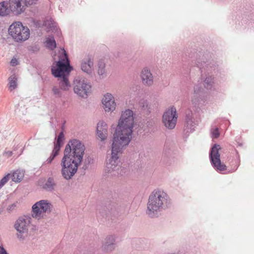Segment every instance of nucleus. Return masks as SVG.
<instances>
[{"mask_svg":"<svg viewBox=\"0 0 254 254\" xmlns=\"http://www.w3.org/2000/svg\"><path fill=\"white\" fill-rule=\"evenodd\" d=\"M84 145L79 140L69 141L66 145L62 160L61 173L66 180L71 179L76 173L84 153Z\"/></svg>","mask_w":254,"mask_h":254,"instance_id":"f257e3e1","label":"nucleus"},{"mask_svg":"<svg viewBox=\"0 0 254 254\" xmlns=\"http://www.w3.org/2000/svg\"><path fill=\"white\" fill-rule=\"evenodd\" d=\"M134 114L130 109L122 112L118 124L113 134L112 145L127 146L131 138L134 127Z\"/></svg>","mask_w":254,"mask_h":254,"instance_id":"f03ea898","label":"nucleus"},{"mask_svg":"<svg viewBox=\"0 0 254 254\" xmlns=\"http://www.w3.org/2000/svg\"><path fill=\"white\" fill-rule=\"evenodd\" d=\"M71 69L67 55L64 49H61L59 60L52 66L51 71L52 74L58 78L59 85L63 91H67L70 87L68 75Z\"/></svg>","mask_w":254,"mask_h":254,"instance_id":"7ed1b4c3","label":"nucleus"},{"mask_svg":"<svg viewBox=\"0 0 254 254\" xmlns=\"http://www.w3.org/2000/svg\"><path fill=\"white\" fill-rule=\"evenodd\" d=\"M170 199L165 192L161 190H155L149 196L146 214L151 218L157 217L163 210L170 206Z\"/></svg>","mask_w":254,"mask_h":254,"instance_id":"20e7f679","label":"nucleus"},{"mask_svg":"<svg viewBox=\"0 0 254 254\" xmlns=\"http://www.w3.org/2000/svg\"><path fill=\"white\" fill-rule=\"evenodd\" d=\"M126 147L112 145L111 156L107 161L106 166V171L111 174V176H123L127 172L126 169L119 165V156Z\"/></svg>","mask_w":254,"mask_h":254,"instance_id":"39448f33","label":"nucleus"},{"mask_svg":"<svg viewBox=\"0 0 254 254\" xmlns=\"http://www.w3.org/2000/svg\"><path fill=\"white\" fill-rule=\"evenodd\" d=\"M194 65L198 67L201 72V78L203 82V86L207 90H211L213 87L214 81L212 77V71L215 70L214 64H206L201 60H197Z\"/></svg>","mask_w":254,"mask_h":254,"instance_id":"423d86ee","label":"nucleus"},{"mask_svg":"<svg viewBox=\"0 0 254 254\" xmlns=\"http://www.w3.org/2000/svg\"><path fill=\"white\" fill-rule=\"evenodd\" d=\"M8 34L15 42L22 43L29 38L30 31L21 22H15L10 25Z\"/></svg>","mask_w":254,"mask_h":254,"instance_id":"0eeeda50","label":"nucleus"},{"mask_svg":"<svg viewBox=\"0 0 254 254\" xmlns=\"http://www.w3.org/2000/svg\"><path fill=\"white\" fill-rule=\"evenodd\" d=\"M73 85L75 93L82 98H86L91 92L90 83L84 78L77 77L74 80Z\"/></svg>","mask_w":254,"mask_h":254,"instance_id":"6e6552de","label":"nucleus"},{"mask_svg":"<svg viewBox=\"0 0 254 254\" xmlns=\"http://www.w3.org/2000/svg\"><path fill=\"white\" fill-rule=\"evenodd\" d=\"M52 207V205L49 200H40L33 205L32 215L33 217L39 219L43 217L44 213H50Z\"/></svg>","mask_w":254,"mask_h":254,"instance_id":"1a4fd4ad","label":"nucleus"},{"mask_svg":"<svg viewBox=\"0 0 254 254\" xmlns=\"http://www.w3.org/2000/svg\"><path fill=\"white\" fill-rule=\"evenodd\" d=\"M31 218L26 216L19 217L15 222L14 228L17 231V236L20 240H23L27 236Z\"/></svg>","mask_w":254,"mask_h":254,"instance_id":"9d476101","label":"nucleus"},{"mask_svg":"<svg viewBox=\"0 0 254 254\" xmlns=\"http://www.w3.org/2000/svg\"><path fill=\"white\" fill-rule=\"evenodd\" d=\"M178 114L176 109L172 107L168 109L162 116V123L164 126L169 129H174L176 125Z\"/></svg>","mask_w":254,"mask_h":254,"instance_id":"9b49d317","label":"nucleus"},{"mask_svg":"<svg viewBox=\"0 0 254 254\" xmlns=\"http://www.w3.org/2000/svg\"><path fill=\"white\" fill-rule=\"evenodd\" d=\"M220 146L215 144L211 149L209 157L211 163L214 168L218 171H223L226 169V165L221 162L219 150Z\"/></svg>","mask_w":254,"mask_h":254,"instance_id":"f8f14e48","label":"nucleus"},{"mask_svg":"<svg viewBox=\"0 0 254 254\" xmlns=\"http://www.w3.org/2000/svg\"><path fill=\"white\" fill-rule=\"evenodd\" d=\"M104 109L106 112H113L116 109V104L112 94L107 93L104 95L102 99Z\"/></svg>","mask_w":254,"mask_h":254,"instance_id":"ddd939ff","label":"nucleus"},{"mask_svg":"<svg viewBox=\"0 0 254 254\" xmlns=\"http://www.w3.org/2000/svg\"><path fill=\"white\" fill-rule=\"evenodd\" d=\"M93 59L90 56L85 57L81 63V70L90 76L94 74Z\"/></svg>","mask_w":254,"mask_h":254,"instance_id":"4468645a","label":"nucleus"},{"mask_svg":"<svg viewBox=\"0 0 254 254\" xmlns=\"http://www.w3.org/2000/svg\"><path fill=\"white\" fill-rule=\"evenodd\" d=\"M142 83L146 86H151L153 83V77L150 70L147 67L144 68L141 72Z\"/></svg>","mask_w":254,"mask_h":254,"instance_id":"2eb2a0df","label":"nucleus"},{"mask_svg":"<svg viewBox=\"0 0 254 254\" xmlns=\"http://www.w3.org/2000/svg\"><path fill=\"white\" fill-rule=\"evenodd\" d=\"M115 248V238L113 236H108L104 240L102 249L106 252H110Z\"/></svg>","mask_w":254,"mask_h":254,"instance_id":"dca6fc26","label":"nucleus"},{"mask_svg":"<svg viewBox=\"0 0 254 254\" xmlns=\"http://www.w3.org/2000/svg\"><path fill=\"white\" fill-rule=\"evenodd\" d=\"M96 130L98 137L102 141L105 140L107 136V124L103 121H100L97 124Z\"/></svg>","mask_w":254,"mask_h":254,"instance_id":"f3484780","label":"nucleus"},{"mask_svg":"<svg viewBox=\"0 0 254 254\" xmlns=\"http://www.w3.org/2000/svg\"><path fill=\"white\" fill-rule=\"evenodd\" d=\"M43 26L46 27L48 31H52V32L55 33L58 36L61 34L57 23L51 17H50L49 19H47L44 22Z\"/></svg>","mask_w":254,"mask_h":254,"instance_id":"a211bd4d","label":"nucleus"},{"mask_svg":"<svg viewBox=\"0 0 254 254\" xmlns=\"http://www.w3.org/2000/svg\"><path fill=\"white\" fill-rule=\"evenodd\" d=\"M22 0H9L11 4L12 12L14 14L18 15L22 14L25 10V6L21 5Z\"/></svg>","mask_w":254,"mask_h":254,"instance_id":"6ab92c4d","label":"nucleus"},{"mask_svg":"<svg viewBox=\"0 0 254 254\" xmlns=\"http://www.w3.org/2000/svg\"><path fill=\"white\" fill-rule=\"evenodd\" d=\"M194 125L195 124L193 121L192 111L190 110H187L185 116V126L186 127V129L190 130V131L193 130ZM188 131H189V130H188Z\"/></svg>","mask_w":254,"mask_h":254,"instance_id":"aec40b11","label":"nucleus"},{"mask_svg":"<svg viewBox=\"0 0 254 254\" xmlns=\"http://www.w3.org/2000/svg\"><path fill=\"white\" fill-rule=\"evenodd\" d=\"M205 101L203 95H193L191 98V104L195 108H198L203 105Z\"/></svg>","mask_w":254,"mask_h":254,"instance_id":"412c9836","label":"nucleus"},{"mask_svg":"<svg viewBox=\"0 0 254 254\" xmlns=\"http://www.w3.org/2000/svg\"><path fill=\"white\" fill-rule=\"evenodd\" d=\"M12 10L10 2L5 1L0 2V16H7Z\"/></svg>","mask_w":254,"mask_h":254,"instance_id":"4be33fe9","label":"nucleus"},{"mask_svg":"<svg viewBox=\"0 0 254 254\" xmlns=\"http://www.w3.org/2000/svg\"><path fill=\"white\" fill-rule=\"evenodd\" d=\"M8 90L11 92L16 89L17 87V78L15 74H12L8 79Z\"/></svg>","mask_w":254,"mask_h":254,"instance_id":"5701e85b","label":"nucleus"},{"mask_svg":"<svg viewBox=\"0 0 254 254\" xmlns=\"http://www.w3.org/2000/svg\"><path fill=\"white\" fill-rule=\"evenodd\" d=\"M98 74L101 78H103L106 76V70L105 69V64L103 61H100L98 64Z\"/></svg>","mask_w":254,"mask_h":254,"instance_id":"b1692460","label":"nucleus"},{"mask_svg":"<svg viewBox=\"0 0 254 254\" xmlns=\"http://www.w3.org/2000/svg\"><path fill=\"white\" fill-rule=\"evenodd\" d=\"M24 174L23 171L16 170L13 173L10 177L12 178V180L15 182H20L24 177Z\"/></svg>","mask_w":254,"mask_h":254,"instance_id":"393cba45","label":"nucleus"},{"mask_svg":"<svg viewBox=\"0 0 254 254\" xmlns=\"http://www.w3.org/2000/svg\"><path fill=\"white\" fill-rule=\"evenodd\" d=\"M45 44L46 47L51 50H53L56 47V41L53 36L46 37Z\"/></svg>","mask_w":254,"mask_h":254,"instance_id":"a878e982","label":"nucleus"},{"mask_svg":"<svg viewBox=\"0 0 254 254\" xmlns=\"http://www.w3.org/2000/svg\"><path fill=\"white\" fill-rule=\"evenodd\" d=\"M56 184L54 179L49 178L45 184L43 186V188L47 191H52L55 190Z\"/></svg>","mask_w":254,"mask_h":254,"instance_id":"bb28decb","label":"nucleus"},{"mask_svg":"<svg viewBox=\"0 0 254 254\" xmlns=\"http://www.w3.org/2000/svg\"><path fill=\"white\" fill-rule=\"evenodd\" d=\"M59 147H54L51 156L46 160V161L44 162L42 164V166L45 165L46 164H51L54 158L57 156L58 154L59 151Z\"/></svg>","mask_w":254,"mask_h":254,"instance_id":"cd10ccee","label":"nucleus"},{"mask_svg":"<svg viewBox=\"0 0 254 254\" xmlns=\"http://www.w3.org/2000/svg\"><path fill=\"white\" fill-rule=\"evenodd\" d=\"M62 89L58 86L54 85L52 88V94L56 98H60L63 97V93Z\"/></svg>","mask_w":254,"mask_h":254,"instance_id":"c85d7f7f","label":"nucleus"},{"mask_svg":"<svg viewBox=\"0 0 254 254\" xmlns=\"http://www.w3.org/2000/svg\"><path fill=\"white\" fill-rule=\"evenodd\" d=\"M138 105L143 110H148L150 108V105L149 104L148 102L144 99H142L139 101Z\"/></svg>","mask_w":254,"mask_h":254,"instance_id":"c756f323","label":"nucleus"},{"mask_svg":"<svg viewBox=\"0 0 254 254\" xmlns=\"http://www.w3.org/2000/svg\"><path fill=\"white\" fill-rule=\"evenodd\" d=\"M64 133L63 132H61L58 137L57 142L55 144L54 147H59V150H60V148L61 147L62 141H63V140L64 139Z\"/></svg>","mask_w":254,"mask_h":254,"instance_id":"7c9ffc66","label":"nucleus"},{"mask_svg":"<svg viewBox=\"0 0 254 254\" xmlns=\"http://www.w3.org/2000/svg\"><path fill=\"white\" fill-rule=\"evenodd\" d=\"M193 95H203V89L200 85L197 84L194 86Z\"/></svg>","mask_w":254,"mask_h":254,"instance_id":"2f4dec72","label":"nucleus"},{"mask_svg":"<svg viewBox=\"0 0 254 254\" xmlns=\"http://www.w3.org/2000/svg\"><path fill=\"white\" fill-rule=\"evenodd\" d=\"M211 137L213 138H217L219 136V132L218 128H214L211 130Z\"/></svg>","mask_w":254,"mask_h":254,"instance_id":"473e14b6","label":"nucleus"},{"mask_svg":"<svg viewBox=\"0 0 254 254\" xmlns=\"http://www.w3.org/2000/svg\"><path fill=\"white\" fill-rule=\"evenodd\" d=\"M28 50L33 52H37L39 50V47L37 45H32L29 47Z\"/></svg>","mask_w":254,"mask_h":254,"instance_id":"72a5a7b5","label":"nucleus"},{"mask_svg":"<svg viewBox=\"0 0 254 254\" xmlns=\"http://www.w3.org/2000/svg\"><path fill=\"white\" fill-rule=\"evenodd\" d=\"M10 177V174H7L0 180V182L4 185V184H5V183H6L9 180Z\"/></svg>","mask_w":254,"mask_h":254,"instance_id":"f704fd0d","label":"nucleus"},{"mask_svg":"<svg viewBox=\"0 0 254 254\" xmlns=\"http://www.w3.org/2000/svg\"><path fill=\"white\" fill-rule=\"evenodd\" d=\"M91 160V159L90 158H88L85 160V162H84V165L82 167V168L84 170H86L88 168V165L90 164Z\"/></svg>","mask_w":254,"mask_h":254,"instance_id":"c9c22d12","label":"nucleus"},{"mask_svg":"<svg viewBox=\"0 0 254 254\" xmlns=\"http://www.w3.org/2000/svg\"><path fill=\"white\" fill-rule=\"evenodd\" d=\"M38 0H25V5H31L36 4Z\"/></svg>","mask_w":254,"mask_h":254,"instance_id":"e433bc0d","label":"nucleus"},{"mask_svg":"<svg viewBox=\"0 0 254 254\" xmlns=\"http://www.w3.org/2000/svg\"><path fill=\"white\" fill-rule=\"evenodd\" d=\"M11 64L12 66H15L18 64V61L15 58H13L11 61Z\"/></svg>","mask_w":254,"mask_h":254,"instance_id":"4c0bfd02","label":"nucleus"},{"mask_svg":"<svg viewBox=\"0 0 254 254\" xmlns=\"http://www.w3.org/2000/svg\"><path fill=\"white\" fill-rule=\"evenodd\" d=\"M0 254H8L2 246H0Z\"/></svg>","mask_w":254,"mask_h":254,"instance_id":"58836bf2","label":"nucleus"},{"mask_svg":"<svg viewBox=\"0 0 254 254\" xmlns=\"http://www.w3.org/2000/svg\"><path fill=\"white\" fill-rule=\"evenodd\" d=\"M12 152L10 151H5L4 153V155L7 156V157H10L12 155Z\"/></svg>","mask_w":254,"mask_h":254,"instance_id":"ea45409f","label":"nucleus"},{"mask_svg":"<svg viewBox=\"0 0 254 254\" xmlns=\"http://www.w3.org/2000/svg\"><path fill=\"white\" fill-rule=\"evenodd\" d=\"M4 185L0 182V189Z\"/></svg>","mask_w":254,"mask_h":254,"instance_id":"a19ab883","label":"nucleus"},{"mask_svg":"<svg viewBox=\"0 0 254 254\" xmlns=\"http://www.w3.org/2000/svg\"><path fill=\"white\" fill-rule=\"evenodd\" d=\"M13 206V205L9 206V208H8V209L10 210Z\"/></svg>","mask_w":254,"mask_h":254,"instance_id":"79ce46f5","label":"nucleus"}]
</instances>
